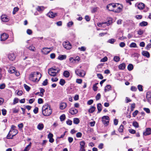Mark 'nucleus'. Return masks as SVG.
<instances>
[{
  "label": "nucleus",
  "instance_id": "f257e3e1",
  "mask_svg": "<svg viewBox=\"0 0 151 151\" xmlns=\"http://www.w3.org/2000/svg\"><path fill=\"white\" fill-rule=\"evenodd\" d=\"M42 112L45 116H49L51 115L52 112V109L50 106L48 104H45L42 107Z\"/></svg>",
  "mask_w": 151,
  "mask_h": 151
},
{
  "label": "nucleus",
  "instance_id": "f03ea898",
  "mask_svg": "<svg viewBox=\"0 0 151 151\" xmlns=\"http://www.w3.org/2000/svg\"><path fill=\"white\" fill-rule=\"evenodd\" d=\"M41 77V74L38 72L32 73L29 76V79L34 82L39 81Z\"/></svg>",
  "mask_w": 151,
  "mask_h": 151
},
{
  "label": "nucleus",
  "instance_id": "7ed1b4c3",
  "mask_svg": "<svg viewBox=\"0 0 151 151\" xmlns=\"http://www.w3.org/2000/svg\"><path fill=\"white\" fill-rule=\"evenodd\" d=\"M60 71V69L58 68H51L48 70V72L50 76H55Z\"/></svg>",
  "mask_w": 151,
  "mask_h": 151
},
{
  "label": "nucleus",
  "instance_id": "20e7f679",
  "mask_svg": "<svg viewBox=\"0 0 151 151\" xmlns=\"http://www.w3.org/2000/svg\"><path fill=\"white\" fill-rule=\"evenodd\" d=\"M16 127L12 125L11 127V129L10 130V132H11L12 134V137H11V139H12L13 137L15 136L18 133V130L15 129Z\"/></svg>",
  "mask_w": 151,
  "mask_h": 151
},
{
  "label": "nucleus",
  "instance_id": "39448f33",
  "mask_svg": "<svg viewBox=\"0 0 151 151\" xmlns=\"http://www.w3.org/2000/svg\"><path fill=\"white\" fill-rule=\"evenodd\" d=\"M75 73L76 75L81 77H83L86 75V73L83 70H80L78 69L75 70Z\"/></svg>",
  "mask_w": 151,
  "mask_h": 151
},
{
  "label": "nucleus",
  "instance_id": "423d86ee",
  "mask_svg": "<svg viewBox=\"0 0 151 151\" xmlns=\"http://www.w3.org/2000/svg\"><path fill=\"white\" fill-rule=\"evenodd\" d=\"M116 4V6L114 8V12L117 13L120 12L122 11V5L118 4Z\"/></svg>",
  "mask_w": 151,
  "mask_h": 151
},
{
  "label": "nucleus",
  "instance_id": "0eeeda50",
  "mask_svg": "<svg viewBox=\"0 0 151 151\" xmlns=\"http://www.w3.org/2000/svg\"><path fill=\"white\" fill-rule=\"evenodd\" d=\"M53 48L52 47H44L42 49L41 52L44 54H47Z\"/></svg>",
  "mask_w": 151,
  "mask_h": 151
},
{
  "label": "nucleus",
  "instance_id": "6e6552de",
  "mask_svg": "<svg viewBox=\"0 0 151 151\" xmlns=\"http://www.w3.org/2000/svg\"><path fill=\"white\" fill-rule=\"evenodd\" d=\"M64 47L66 49L69 50L72 48L71 44L68 41H65L63 43Z\"/></svg>",
  "mask_w": 151,
  "mask_h": 151
},
{
  "label": "nucleus",
  "instance_id": "1a4fd4ad",
  "mask_svg": "<svg viewBox=\"0 0 151 151\" xmlns=\"http://www.w3.org/2000/svg\"><path fill=\"white\" fill-rule=\"evenodd\" d=\"M116 6L115 4L113 3L109 4L107 6V9L109 11L114 12V9Z\"/></svg>",
  "mask_w": 151,
  "mask_h": 151
},
{
  "label": "nucleus",
  "instance_id": "9d476101",
  "mask_svg": "<svg viewBox=\"0 0 151 151\" xmlns=\"http://www.w3.org/2000/svg\"><path fill=\"white\" fill-rule=\"evenodd\" d=\"M8 37L9 35L8 34L4 33L1 35V40L4 41L8 38Z\"/></svg>",
  "mask_w": 151,
  "mask_h": 151
},
{
  "label": "nucleus",
  "instance_id": "9b49d317",
  "mask_svg": "<svg viewBox=\"0 0 151 151\" xmlns=\"http://www.w3.org/2000/svg\"><path fill=\"white\" fill-rule=\"evenodd\" d=\"M1 20L4 22H6L9 21V19L8 17L5 15H3L1 17Z\"/></svg>",
  "mask_w": 151,
  "mask_h": 151
},
{
  "label": "nucleus",
  "instance_id": "f8f14e48",
  "mask_svg": "<svg viewBox=\"0 0 151 151\" xmlns=\"http://www.w3.org/2000/svg\"><path fill=\"white\" fill-rule=\"evenodd\" d=\"M8 58L9 60L13 61L15 59L16 55L14 53H10L8 55Z\"/></svg>",
  "mask_w": 151,
  "mask_h": 151
},
{
  "label": "nucleus",
  "instance_id": "ddd939ff",
  "mask_svg": "<svg viewBox=\"0 0 151 151\" xmlns=\"http://www.w3.org/2000/svg\"><path fill=\"white\" fill-rule=\"evenodd\" d=\"M151 134V129L150 128H147L145 132L143 133V134L145 136L149 135Z\"/></svg>",
  "mask_w": 151,
  "mask_h": 151
},
{
  "label": "nucleus",
  "instance_id": "4468645a",
  "mask_svg": "<svg viewBox=\"0 0 151 151\" xmlns=\"http://www.w3.org/2000/svg\"><path fill=\"white\" fill-rule=\"evenodd\" d=\"M67 104L64 102H61L60 104V108L61 109H63L67 107Z\"/></svg>",
  "mask_w": 151,
  "mask_h": 151
},
{
  "label": "nucleus",
  "instance_id": "2eb2a0df",
  "mask_svg": "<svg viewBox=\"0 0 151 151\" xmlns=\"http://www.w3.org/2000/svg\"><path fill=\"white\" fill-rule=\"evenodd\" d=\"M69 112L71 114L74 115L77 114L78 112V111L77 109L74 108H72L70 109Z\"/></svg>",
  "mask_w": 151,
  "mask_h": 151
},
{
  "label": "nucleus",
  "instance_id": "dca6fc26",
  "mask_svg": "<svg viewBox=\"0 0 151 151\" xmlns=\"http://www.w3.org/2000/svg\"><path fill=\"white\" fill-rule=\"evenodd\" d=\"M56 15V14L52 12H49L47 14V16L50 18H53Z\"/></svg>",
  "mask_w": 151,
  "mask_h": 151
},
{
  "label": "nucleus",
  "instance_id": "f3484780",
  "mask_svg": "<svg viewBox=\"0 0 151 151\" xmlns=\"http://www.w3.org/2000/svg\"><path fill=\"white\" fill-rule=\"evenodd\" d=\"M45 7L43 6H38L36 8V10L38 11V12H40V13H41L45 9Z\"/></svg>",
  "mask_w": 151,
  "mask_h": 151
},
{
  "label": "nucleus",
  "instance_id": "a211bd4d",
  "mask_svg": "<svg viewBox=\"0 0 151 151\" xmlns=\"http://www.w3.org/2000/svg\"><path fill=\"white\" fill-rule=\"evenodd\" d=\"M98 26L99 27H104L107 25L106 22L99 23L97 24Z\"/></svg>",
  "mask_w": 151,
  "mask_h": 151
},
{
  "label": "nucleus",
  "instance_id": "6ab92c4d",
  "mask_svg": "<svg viewBox=\"0 0 151 151\" xmlns=\"http://www.w3.org/2000/svg\"><path fill=\"white\" fill-rule=\"evenodd\" d=\"M145 4L142 3H139L137 6L138 8L139 9H142L145 7Z\"/></svg>",
  "mask_w": 151,
  "mask_h": 151
},
{
  "label": "nucleus",
  "instance_id": "aec40b11",
  "mask_svg": "<svg viewBox=\"0 0 151 151\" xmlns=\"http://www.w3.org/2000/svg\"><path fill=\"white\" fill-rule=\"evenodd\" d=\"M111 86L109 85H107L104 88V91L105 92H107L111 90Z\"/></svg>",
  "mask_w": 151,
  "mask_h": 151
},
{
  "label": "nucleus",
  "instance_id": "412c9836",
  "mask_svg": "<svg viewBox=\"0 0 151 151\" xmlns=\"http://www.w3.org/2000/svg\"><path fill=\"white\" fill-rule=\"evenodd\" d=\"M37 127L38 129L41 130L44 128V125L42 123H40L37 125Z\"/></svg>",
  "mask_w": 151,
  "mask_h": 151
},
{
  "label": "nucleus",
  "instance_id": "4be33fe9",
  "mask_svg": "<svg viewBox=\"0 0 151 151\" xmlns=\"http://www.w3.org/2000/svg\"><path fill=\"white\" fill-rule=\"evenodd\" d=\"M125 64L124 63H122L119 65V68L120 70H123L125 69Z\"/></svg>",
  "mask_w": 151,
  "mask_h": 151
},
{
  "label": "nucleus",
  "instance_id": "5701e85b",
  "mask_svg": "<svg viewBox=\"0 0 151 151\" xmlns=\"http://www.w3.org/2000/svg\"><path fill=\"white\" fill-rule=\"evenodd\" d=\"M97 108L98 110V113H100L102 109V106L101 104H98L97 105Z\"/></svg>",
  "mask_w": 151,
  "mask_h": 151
},
{
  "label": "nucleus",
  "instance_id": "b1692460",
  "mask_svg": "<svg viewBox=\"0 0 151 151\" xmlns=\"http://www.w3.org/2000/svg\"><path fill=\"white\" fill-rule=\"evenodd\" d=\"M8 72L10 73H12L15 72V68L14 67L10 68L8 70Z\"/></svg>",
  "mask_w": 151,
  "mask_h": 151
},
{
  "label": "nucleus",
  "instance_id": "393cba45",
  "mask_svg": "<svg viewBox=\"0 0 151 151\" xmlns=\"http://www.w3.org/2000/svg\"><path fill=\"white\" fill-rule=\"evenodd\" d=\"M142 54L143 55L146 56L147 58H149L150 57V54L149 52L147 51H143L142 52Z\"/></svg>",
  "mask_w": 151,
  "mask_h": 151
},
{
  "label": "nucleus",
  "instance_id": "a878e982",
  "mask_svg": "<svg viewBox=\"0 0 151 151\" xmlns=\"http://www.w3.org/2000/svg\"><path fill=\"white\" fill-rule=\"evenodd\" d=\"M63 76L66 78H68L70 76V73L67 70H65L63 72Z\"/></svg>",
  "mask_w": 151,
  "mask_h": 151
},
{
  "label": "nucleus",
  "instance_id": "bb28decb",
  "mask_svg": "<svg viewBox=\"0 0 151 151\" xmlns=\"http://www.w3.org/2000/svg\"><path fill=\"white\" fill-rule=\"evenodd\" d=\"M95 110V107L94 106H91L88 110V112L90 113H93Z\"/></svg>",
  "mask_w": 151,
  "mask_h": 151
},
{
  "label": "nucleus",
  "instance_id": "cd10ccee",
  "mask_svg": "<svg viewBox=\"0 0 151 151\" xmlns=\"http://www.w3.org/2000/svg\"><path fill=\"white\" fill-rule=\"evenodd\" d=\"M148 23L145 21H143L139 23V25L142 27L145 26L147 25Z\"/></svg>",
  "mask_w": 151,
  "mask_h": 151
},
{
  "label": "nucleus",
  "instance_id": "c85d7f7f",
  "mask_svg": "<svg viewBox=\"0 0 151 151\" xmlns=\"http://www.w3.org/2000/svg\"><path fill=\"white\" fill-rule=\"evenodd\" d=\"M80 122L79 119L78 118H74L73 119V123L75 124H78Z\"/></svg>",
  "mask_w": 151,
  "mask_h": 151
},
{
  "label": "nucleus",
  "instance_id": "c756f323",
  "mask_svg": "<svg viewBox=\"0 0 151 151\" xmlns=\"http://www.w3.org/2000/svg\"><path fill=\"white\" fill-rule=\"evenodd\" d=\"M132 125L135 128H138L139 127V124L136 121H134L132 123Z\"/></svg>",
  "mask_w": 151,
  "mask_h": 151
},
{
  "label": "nucleus",
  "instance_id": "7c9ffc66",
  "mask_svg": "<svg viewBox=\"0 0 151 151\" xmlns=\"http://www.w3.org/2000/svg\"><path fill=\"white\" fill-rule=\"evenodd\" d=\"M112 19L111 18H110L109 19L107 22V25L109 26L112 23Z\"/></svg>",
  "mask_w": 151,
  "mask_h": 151
},
{
  "label": "nucleus",
  "instance_id": "2f4dec72",
  "mask_svg": "<svg viewBox=\"0 0 151 151\" xmlns=\"http://www.w3.org/2000/svg\"><path fill=\"white\" fill-rule=\"evenodd\" d=\"M133 68V66L132 64H129L127 66V69L129 71L132 70Z\"/></svg>",
  "mask_w": 151,
  "mask_h": 151
},
{
  "label": "nucleus",
  "instance_id": "473e14b6",
  "mask_svg": "<svg viewBox=\"0 0 151 151\" xmlns=\"http://www.w3.org/2000/svg\"><path fill=\"white\" fill-rule=\"evenodd\" d=\"M66 58V56L65 55H60L58 57V59L61 60H64Z\"/></svg>",
  "mask_w": 151,
  "mask_h": 151
},
{
  "label": "nucleus",
  "instance_id": "72a5a7b5",
  "mask_svg": "<svg viewBox=\"0 0 151 151\" xmlns=\"http://www.w3.org/2000/svg\"><path fill=\"white\" fill-rule=\"evenodd\" d=\"M28 49L30 50L33 51H35L36 50L35 47L32 45L29 46L28 47Z\"/></svg>",
  "mask_w": 151,
  "mask_h": 151
},
{
  "label": "nucleus",
  "instance_id": "f704fd0d",
  "mask_svg": "<svg viewBox=\"0 0 151 151\" xmlns=\"http://www.w3.org/2000/svg\"><path fill=\"white\" fill-rule=\"evenodd\" d=\"M19 10V8L18 7H15L14 8L13 11V14H16V12H17Z\"/></svg>",
  "mask_w": 151,
  "mask_h": 151
},
{
  "label": "nucleus",
  "instance_id": "c9c22d12",
  "mask_svg": "<svg viewBox=\"0 0 151 151\" xmlns=\"http://www.w3.org/2000/svg\"><path fill=\"white\" fill-rule=\"evenodd\" d=\"M85 143L84 141H83L80 142V147H85Z\"/></svg>",
  "mask_w": 151,
  "mask_h": 151
},
{
  "label": "nucleus",
  "instance_id": "e433bc0d",
  "mask_svg": "<svg viewBox=\"0 0 151 151\" xmlns=\"http://www.w3.org/2000/svg\"><path fill=\"white\" fill-rule=\"evenodd\" d=\"M65 83V80L63 79H60V84L61 86H63Z\"/></svg>",
  "mask_w": 151,
  "mask_h": 151
},
{
  "label": "nucleus",
  "instance_id": "4c0bfd02",
  "mask_svg": "<svg viewBox=\"0 0 151 151\" xmlns=\"http://www.w3.org/2000/svg\"><path fill=\"white\" fill-rule=\"evenodd\" d=\"M129 47H137V46L136 43L132 42L130 44Z\"/></svg>",
  "mask_w": 151,
  "mask_h": 151
},
{
  "label": "nucleus",
  "instance_id": "58836bf2",
  "mask_svg": "<svg viewBox=\"0 0 151 151\" xmlns=\"http://www.w3.org/2000/svg\"><path fill=\"white\" fill-rule=\"evenodd\" d=\"M135 103H134L131 104V111H133L134 109L135 108Z\"/></svg>",
  "mask_w": 151,
  "mask_h": 151
},
{
  "label": "nucleus",
  "instance_id": "ea45409f",
  "mask_svg": "<svg viewBox=\"0 0 151 151\" xmlns=\"http://www.w3.org/2000/svg\"><path fill=\"white\" fill-rule=\"evenodd\" d=\"M98 84V83H96L93 86V89L94 91H95L97 90L98 87L97 86V85Z\"/></svg>",
  "mask_w": 151,
  "mask_h": 151
},
{
  "label": "nucleus",
  "instance_id": "a19ab883",
  "mask_svg": "<svg viewBox=\"0 0 151 151\" xmlns=\"http://www.w3.org/2000/svg\"><path fill=\"white\" fill-rule=\"evenodd\" d=\"M144 32L145 31L144 30L140 29L137 31V34L139 35H142Z\"/></svg>",
  "mask_w": 151,
  "mask_h": 151
},
{
  "label": "nucleus",
  "instance_id": "79ce46f5",
  "mask_svg": "<svg viewBox=\"0 0 151 151\" xmlns=\"http://www.w3.org/2000/svg\"><path fill=\"white\" fill-rule=\"evenodd\" d=\"M120 58L119 57L116 56L114 57V60L116 62H118L120 60Z\"/></svg>",
  "mask_w": 151,
  "mask_h": 151
},
{
  "label": "nucleus",
  "instance_id": "37998d69",
  "mask_svg": "<svg viewBox=\"0 0 151 151\" xmlns=\"http://www.w3.org/2000/svg\"><path fill=\"white\" fill-rule=\"evenodd\" d=\"M78 49L81 51H84L86 50V48L85 47L82 46L81 47H78Z\"/></svg>",
  "mask_w": 151,
  "mask_h": 151
},
{
  "label": "nucleus",
  "instance_id": "c03bdc74",
  "mask_svg": "<svg viewBox=\"0 0 151 151\" xmlns=\"http://www.w3.org/2000/svg\"><path fill=\"white\" fill-rule=\"evenodd\" d=\"M24 86L25 88L27 91H29L30 90V87L29 86L26 84H24Z\"/></svg>",
  "mask_w": 151,
  "mask_h": 151
},
{
  "label": "nucleus",
  "instance_id": "a18cd8bd",
  "mask_svg": "<svg viewBox=\"0 0 151 151\" xmlns=\"http://www.w3.org/2000/svg\"><path fill=\"white\" fill-rule=\"evenodd\" d=\"M102 122L105 125H107L109 123V121L102 119Z\"/></svg>",
  "mask_w": 151,
  "mask_h": 151
},
{
  "label": "nucleus",
  "instance_id": "49530a36",
  "mask_svg": "<svg viewBox=\"0 0 151 151\" xmlns=\"http://www.w3.org/2000/svg\"><path fill=\"white\" fill-rule=\"evenodd\" d=\"M65 114H63L60 116V119L62 121H63L65 119Z\"/></svg>",
  "mask_w": 151,
  "mask_h": 151
},
{
  "label": "nucleus",
  "instance_id": "de8ad7c7",
  "mask_svg": "<svg viewBox=\"0 0 151 151\" xmlns=\"http://www.w3.org/2000/svg\"><path fill=\"white\" fill-rule=\"evenodd\" d=\"M123 125H121L119 129L118 130L119 132H122L123 131Z\"/></svg>",
  "mask_w": 151,
  "mask_h": 151
},
{
  "label": "nucleus",
  "instance_id": "09e8293b",
  "mask_svg": "<svg viewBox=\"0 0 151 151\" xmlns=\"http://www.w3.org/2000/svg\"><path fill=\"white\" fill-rule=\"evenodd\" d=\"M116 41V40L114 39H111L108 40V42L111 44L113 43Z\"/></svg>",
  "mask_w": 151,
  "mask_h": 151
},
{
  "label": "nucleus",
  "instance_id": "8fccbe9b",
  "mask_svg": "<svg viewBox=\"0 0 151 151\" xmlns=\"http://www.w3.org/2000/svg\"><path fill=\"white\" fill-rule=\"evenodd\" d=\"M102 119L109 121V118L108 116H104L102 117Z\"/></svg>",
  "mask_w": 151,
  "mask_h": 151
},
{
  "label": "nucleus",
  "instance_id": "3c124183",
  "mask_svg": "<svg viewBox=\"0 0 151 151\" xmlns=\"http://www.w3.org/2000/svg\"><path fill=\"white\" fill-rule=\"evenodd\" d=\"M138 113V111L137 110H135L132 114L133 116L134 117H135L137 114Z\"/></svg>",
  "mask_w": 151,
  "mask_h": 151
},
{
  "label": "nucleus",
  "instance_id": "603ef678",
  "mask_svg": "<svg viewBox=\"0 0 151 151\" xmlns=\"http://www.w3.org/2000/svg\"><path fill=\"white\" fill-rule=\"evenodd\" d=\"M143 110L147 113H149L150 112V110L148 108H144Z\"/></svg>",
  "mask_w": 151,
  "mask_h": 151
},
{
  "label": "nucleus",
  "instance_id": "864d4df0",
  "mask_svg": "<svg viewBox=\"0 0 151 151\" xmlns=\"http://www.w3.org/2000/svg\"><path fill=\"white\" fill-rule=\"evenodd\" d=\"M107 58L106 57H105L104 58L101 59V62H105L107 60Z\"/></svg>",
  "mask_w": 151,
  "mask_h": 151
},
{
  "label": "nucleus",
  "instance_id": "5fc2aeb1",
  "mask_svg": "<svg viewBox=\"0 0 151 151\" xmlns=\"http://www.w3.org/2000/svg\"><path fill=\"white\" fill-rule=\"evenodd\" d=\"M43 99L41 98H39L38 100V103L39 104H42L43 103Z\"/></svg>",
  "mask_w": 151,
  "mask_h": 151
},
{
  "label": "nucleus",
  "instance_id": "6e6d98bb",
  "mask_svg": "<svg viewBox=\"0 0 151 151\" xmlns=\"http://www.w3.org/2000/svg\"><path fill=\"white\" fill-rule=\"evenodd\" d=\"M101 95L100 93H98L97 94L96 96V100H99L101 98Z\"/></svg>",
  "mask_w": 151,
  "mask_h": 151
},
{
  "label": "nucleus",
  "instance_id": "4d7b16f0",
  "mask_svg": "<svg viewBox=\"0 0 151 151\" xmlns=\"http://www.w3.org/2000/svg\"><path fill=\"white\" fill-rule=\"evenodd\" d=\"M82 82V80L81 79H77L76 80V82L78 84H81Z\"/></svg>",
  "mask_w": 151,
  "mask_h": 151
},
{
  "label": "nucleus",
  "instance_id": "13d9d810",
  "mask_svg": "<svg viewBox=\"0 0 151 151\" xmlns=\"http://www.w3.org/2000/svg\"><path fill=\"white\" fill-rule=\"evenodd\" d=\"M69 60L70 62L71 63H75V58L74 59L73 58H70Z\"/></svg>",
  "mask_w": 151,
  "mask_h": 151
},
{
  "label": "nucleus",
  "instance_id": "bf43d9fd",
  "mask_svg": "<svg viewBox=\"0 0 151 151\" xmlns=\"http://www.w3.org/2000/svg\"><path fill=\"white\" fill-rule=\"evenodd\" d=\"M11 136H12V134L11 132H10V131H9L7 136V138L8 139H11V137H10Z\"/></svg>",
  "mask_w": 151,
  "mask_h": 151
},
{
  "label": "nucleus",
  "instance_id": "052dcab7",
  "mask_svg": "<svg viewBox=\"0 0 151 151\" xmlns=\"http://www.w3.org/2000/svg\"><path fill=\"white\" fill-rule=\"evenodd\" d=\"M19 101V99L17 98H14L13 101V104H15Z\"/></svg>",
  "mask_w": 151,
  "mask_h": 151
},
{
  "label": "nucleus",
  "instance_id": "680f3d73",
  "mask_svg": "<svg viewBox=\"0 0 151 151\" xmlns=\"http://www.w3.org/2000/svg\"><path fill=\"white\" fill-rule=\"evenodd\" d=\"M12 111L14 113H17L18 112L19 110L16 108H14L13 109Z\"/></svg>",
  "mask_w": 151,
  "mask_h": 151
},
{
  "label": "nucleus",
  "instance_id": "e2e57ef3",
  "mask_svg": "<svg viewBox=\"0 0 151 151\" xmlns=\"http://www.w3.org/2000/svg\"><path fill=\"white\" fill-rule=\"evenodd\" d=\"M142 86V85H139L138 86V88L140 91H142L143 90Z\"/></svg>",
  "mask_w": 151,
  "mask_h": 151
},
{
  "label": "nucleus",
  "instance_id": "0e129e2a",
  "mask_svg": "<svg viewBox=\"0 0 151 151\" xmlns=\"http://www.w3.org/2000/svg\"><path fill=\"white\" fill-rule=\"evenodd\" d=\"M82 135V133L80 132H78L76 134V136L77 137H80Z\"/></svg>",
  "mask_w": 151,
  "mask_h": 151
},
{
  "label": "nucleus",
  "instance_id": "69168bd1",
  "mask_svg": "<svg viewBox=\"0 0 151 151\" xmlns=\"http://www.w3.org/2000/svg\"><path fill=\"white\" fill-rule=\"evenodd\" d=\"M73 22H69L68 24H67V26L69 27H71L73 24Z\"/></svg>",
  "mask_w": 151,
  "mask_h": 151
},
{
  "label": "nucleus",
  "instance_id": "338daca9",
  "mask_svg": "<svg viewBox=\"0 0 151 151\" xmlns=\"http://www.w3.org/2000/svg\"><path fill=\"white\" fill-rule=\"evenodd\" d=\"M27 33L28 34L30 35L32 34V31L31 29H28L27 31Z\"/></svg>",
  "mask_w": 151,
  "mask_h": 151
},
{
  "label": "nucleus",
  "instance_id": "774afa93",
  "mask_svg": "<svg viewBox=\"0 0 151 151\" xmlns=\"http://www.w3.org/2000/svg\"><path fill=\"white\" fill-rule=\"evenodd\" d=\"M38 108L37 107H36L33 110V112L34 113L36 114L38 112Z\"/></svg>",
  "mask_w": 151,
  "mask_h": 151
}]
</instances>
